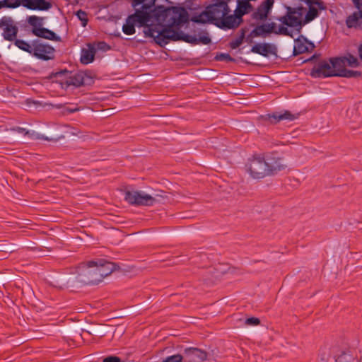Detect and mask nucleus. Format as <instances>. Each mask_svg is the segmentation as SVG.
I'll use <instances>...</instances> for the list:
<instances>
[{
    "label": "nucleus",
    "instance_id": "2eb2a0df",
    "mask_svg": "<svg viewBox=\"0 0 362 362\" xmlns=\"http://www.w3.org/2000/svg\"><path fill=\"white\" fill-rule=\"evenodd\" d=\"M298 115L292 114L288 110H285L283 113L276 112L272 114L261 115L259 118L264 122H269L270 124H276L281 120L293 121L298 117Z\"/></svg>",
    "mask_w": 362,
    "mask_h": 362
},
{
    "label": "nucleus",
    "instance_id": "ea45409f",
    "mask_svg": "<svg viewBox=\"0 0 362 362\" xmlns=\"http://www.w3.org/2000/svg\"><path fill=\"white\" fill-rule=\"evenodd\" d=\"M211 40L208 35L200 36L199 38H197V44L202 43L203 45H209L211 43Z\"/></svg>",
    "mask_w": 362,
    "mask_h": 362
},
{
    "label": "nucleus",
    "instance_id": "79ce46f5",
    "mask_svg": "<svg viewBox=\"0 0 362 362\" xmlns=\"http://www.w3.org/2000/svg\"><path fill=\"white\" fill-rule=\"evenodd\" d=\"M103 362H121V359L119 357L116 356H110L105 358Z\"/></svg>",
    "mask_w": 362,
    "mask_h": 362
},
{
    "label": "nucleus",
    "instance_id": "aec40b11",
    "mask_svg": "<svg viewBox=\"0 0 362 362\" xmlns=\"http://www.w3.org/2000/svg\"><path fill=\"white\" fill-rule=\"evenodd\" d=\"M357 9V11H354L346 18V25L349 28L362 30V5Z\"/></svg>",
    "mask_w": 362,
    "mask_h": 362
},
{
    "label": "nucleus",
    "instance_id": "b1692460",
    "mask_svg": "<svg viewBox=\"0 0 362 362\" xmlns=\"http://www.w3.org/2000/svg\"><path fill=\"white\" fill-rule=\"evenodd\" d=\"M268 27L269 26L267 25V23L257 25L247 35L246 37V41L251 42L254 37H265L267 35L270 34L268 30Z\"/></svg>",
    "mask_w": 362,
    "mask_h": 362
},
{
    "label": "nucleus",
    "instance_id": "473e14b6",
    "mask_svg": "<svg viewBox=\"0 0 362 362\" xmlns=\"http://www.w3.org/2000/svg\"><path fill=\"white\" fill-rule=\"evenodd\" d=\"M76 16L81 21L82 26L86 27L88 21L87 13L84 11L79 10L76 12Z\"/></svg>",
    "mask_w": 362,
    "mask_h": 362
},
{
    "label": "nucleus",
    "instance_id": "dca6fc26",
    "mask_svg": "<svg viewBox=\"0 0 362 362\" xmlns=\"http://www.w3.org/2000/svg\"><path fill=\"white\" fill-rule=\"evenodd\" d=\"M184 362H202L206 360L208 354L205 351L198 348H186L183 352Z\"/></svg>",
    "mask_w": 362,
    "mask_h": 362
},
{
    "label": "nucleus",
    "instance_id": "9d476101",
    "mask_svg": "<svg viewBox=\"0 0 362 362\" xmlns=\"http://www.w3.org/2000/svg\"><path fill=\"white\" fill-rule=\"evenodd\" d=\"M0 29L5 40L13 42L17 38L18 28L11 17L4 16L0 19Z\"/></svg>",
    "mask_w": 362,
    "mask_h": 362
},
{
    "label": "nucleus",
    "instance_id": "72a5a7b5",
    "mask_svg": "<svg viewBox=\"0 0 362 362\" xmlns=\"http://www.w3.org/2000/svg\"><path fill=\"white\" fill-rule=\"evenodd\" d=\"M185 361V357L184 355L181 354H175L173 356H170L165 358L163 361V362H184Z\"/></svg>",
    "mask_w": 362,
    "mask_h": 362
},
{
    "label": "nucleus",
    "instance_id": "20e7f679",
    "mask_svg": "<svg viewBox=\"0 0 362 362\" xmlns=\"http://www.w3.org/2000/svg\"><path fill=\"white\" fill-rule=\"evenodd\" d=\"M76 281L85 285H95L100 283L98 269L95 260L80 264L76 270Z\"/></svg>",
    "mask_w": 362,
    "mask_h": 362
},
{
    "label": "nucleus",
    "instance_id": "4c0bfd02",
    "mask_svg": "<svg viewBox=\"0 0 362 362\" xmlns=\"http://www.w3.org/2000/svg\"><path fill=\"white\" fill-rule=\"evenodd\" d=\"M245 324L249 326H255L260 324V320L257 317H249L245 320Z\"/></svg>",
    "mask_w": 362,
    "mask_h": 362
},
{
    "label": "nucleus",
    "instance_id": "0eeeda50",
    "mask_svg": "<svg viewBox=\"0 0 362 362\" xmlns=\"http://www.w3.org/2000/svg\"><path fill=\"white\" fill-rule=\"evenodd\" d=\"M157 197L162 195L156 194L155 197L139 191H127L124 194V199L129 204L135 206H153L158 201Z\"/></svg>",
    "mask_w": 362,
    "mask_h": 362
},
{
    "label": "nucleus",
    "instance_id": "f8f14e48",
    "mask_svg": "<svg viewBox=\"0 0 362 362\" xmlns=\"http://www.w3.org/2000/svg\"><path fill=\"white\" fill-rule=\"evenodd\" d=\"M333 70L330 62L320 61L313 67L310 71V76L313 78L337 76V74L334 73Z\"/></svg>",
    "mask_w": 362,
    "mask_h": 362
},
{
    "label": "nucleus",
    "instance_id": "bb28decb",
    "mask_svg": "<svg viewBox=\"0 0 362 362\" xmlns=\"http://www.w3.org/2000/svg\"><path fill=\"white\" fill-rule=\"evenodd\" d=\"M329 62L331 64V66L333 67V71L335 74H340L341 70L346 69V64L342 57L330 58Z\"/></svg>",
    "mask_w": 362,
    "mask_h": 362
},
{
    "label": "nucleus",
    "instance_id": "7c9ffc66",
    "mask_svg": "<svg viewBox=\"0 0 362 362\" xmlns=\"http://www.w3.org/2000/svg\"><path fill=\"white\" fill-rule=\"evenodd\" d=\"M361 76V71L349 70L347 69L341 70L340 74H337V76L345 78H358L360 77Z\"/></svg>",
    "mask_w": 362,
    "mask_h": 362
},
{
    "label": "nucleus",
    "instance_id": "37998d69",
    "mask_svg": "<svg viewBox=\"0 0 362 362\" xmlns=\"http://www.w3.org/2000/svg\"><path fill=\"white\" fill-rule=\"evenodd\" d=\"M267 25L269 26L268 27V30L269 31V33H274L276 34V32L277 31L276 27V25L275 23H267Z\"/></svg>",
    "mask_w": 362,
    "mask_h": 362
},
{
    "label": "nucleus",
    "instance_id": "e433bc0d",
    "mask_svg": "<svg viewBox=\"0 0 362 362\" xmlns=\"http://www.w3.org/2000/svg\"><path fill=\"white\" fill-rule=\"evenodd\" d=\"M245 14H247L246 13H244L243 11H241V9L240 8H238V6H236V8L235 10L234 11V16H235V18H237V20L238 21V22L242 24L243 23V16H245Z\"/></svg>",
    "mask_w": 362,
    "mask_h": 362
},
{
    "label": "nucleus",
    "instance_id": "6ab92c4d",
    "mask_svg": "<svg viewBox=\"0 0 362 362\" xmlns=\"http://www.w3.org/2000/svg\"><path fill=\"white\" fill-rule=\"evenodd\" d=\"M95 262L97 263V267L98 269L99 272V278L100 282L103 280V279L112 273L113 271L116 269V264L106 261L104 259H99L95 260Z\"/></svg>",
    "mask_w": 362,
    "mask_h": 362
},
{
    "label": "nucleus",
    "instance_id": "a19ab883",
    "mask_svg": "<svg viewBox=\"0 0 362 362\" xmlns=\"http://www.w3.org/2000/svg\"><path fill=\"white\" fill-rule=\"evenodd\" d=\"M11 130L12 132H17L19 134H23L24 135H27L29 134V132L26 129L20 127H12V128H11Z\"/></svg>",
    "mask_w": 362,
    "mask_h": 362
},
{
    "label": "nucleus",
    "instance_id": "c85d7f7f",
    "mask_svg": "<svg viewBox=\"0 0 362 362\" xmlns=\"http://www.w3.org/2000/svg\"><path fill=\"white\" fill-rule=\"evenodd\" d=\"M247 30L248 29L246 27L240 29L239 37L229 42V46L231 49H235L238 48L243 42Z\"/></svg>",
    "mask_w": 362,
    "mask_h": 362
},
{
    "label": "nucleus",
    "instance_id": "f3484780",
    "mask_svg": "<svg viewBox=\"0 0 362 362\" xmlns=\"http://www.w3.org/2000/svg\"><path fill=\"white\" fill-rule=\"evenodd\" d=\"M274 0H265L257 7L256 11L252 14V18L255 21H265L271 11Z\"/></svg>",
    "mask_w": 362,
    "mask_h": 362
},
{
    "label": "nucleus",
    "instance_id": "39448f33",
    "mask_svg": "<svg viewBox=\"0 0 362 362\" xmlns=\"http://www.w3.org/2000/svg\"><path fill=\"white\" fill-rule=\"evenodd\" d=\"M264 154H255L248 159L245 165L247 172L254 179H262L267 176Z\"/></svg>",
    "mask_w": 362,
    "mask_h": 362
},
{
    "label": "nucleus",
    "instance_id": "6e6552de",
    "mask_svg": "<svg viewBox=\"0 0 362 362\" xmlns=\"http://www.w3.org/2000/svg\"><path fill=\"white\" fill-rule=\"evenodd\" d=\"M266 171L267 176H273L279 172L285 170L287 165L284 163V158L277 156V153L272 152L264 154Z\"/></svg>",
    "mask_w": 362,
    "mask_h": 362
},
{
    "label": "nucleus",
    "instance_id": "9b49d317",
    "mask_svg": "<svg viewBox=\"0 0 362 362\" xmlns=\"http://www.w3.org/2000/svg\"><path fill=\"white\" fill-rule=\"evenodd\" d=\"M305 3L308 7V11L303 19V24L313 21L318 17L320 11L326 9L324 2L321 0H305Z\"/></svg>",
    "mask_w": 362,
    "mask_h": 362
},
{
    "label": "nucleus",
    "instance_id": "a211bd4d",
    "mask_svg": "<svg viewBox=\"0 0 362 362\" xmlns=\"http://www.w3.org/2000/svg\"><path fill=\"white\" fill-rule=\"evenodd\" d=\"M315 45L312 42L308 40L307 38L301 35L295 40L293 54L294 56H297L303 53L308 52L312 51Z\"/></svg>",
    "mask_w": 362,
    "mask_h": 362
},
{
    "label": "nucleus",
    "instance_id": "2f4dec72",
    "mask_svg": "<svg viewBox=\"0 0 362 362\" xmlns=\"http://www.w3.org/2000/svg\"><path fill=\"white\" fill-rule=\"evenodd\" d=\"M346 65H348L351 67H358L359 66V62L358 59L351 54H347V55L342 57Z\"/></svg>",
    "mask_w": 362,
    "mask_h": 362
},
{
    "label": "nucleus",
    "instance_id": "3c124183",
    "mask_svg": "<svg viewBox=\"0 0 362 362\" xmlns=\"http://www.w3.org/2000/svg\"><path fill=\"white\" fill-rule=\"evenodd\" d=\"M227 1L230 2L231 0H227Z\"/></svg>",
    "mask_w": 362,
    "mask_h": 362
},
{
    "label": "nucleus",
    "instance_id": "1a4fd4ad",
    "mask_svg": "<svg viewBox=\"0 0 362 362\" xmlns=\"http://www.w3.org/2000/svg\"><path fill=\"white\" fill-rule=\"evenodd\" d=\"M32 56L42 61L52 60L55 58V49L47 43L42 42L40 40H33Z\"/></svg>",
    "mask_w": 362,
    "mask_h": 362
},
{
    "label": "nucleus",
    "instance_id": "412c9836",
    "mask_svg": "<svg viewBox=\"0 0 362 362\" xmlns=\"http://www.w3.org/2000/svg\"><path fill=\"white\" fill-rule=\"evenodd\" d=\"M241 24L238 22L234 14L226 15L221 21H218L216 26L223 30L236 29Z\"/></svg>",
    "mask_w": 362,
    "mask_h": 362
},
{
    "label": "nucleus",
    "instance_id": "c9c22d12",
    "mask_svg": "<svg viewBox=\"0 0 362 362\" xmlns=\"http://www.w3.org/2000/svg\"><path fill=\"white\" fill-rule=\"evenodd\" d=\"M16 0H0V9L3 8H14Z\"/></svg>",
    "mask_w": 362,
    "mask_h": 362
},
{
    "label": "nucleus",
    "instance_id": "8fccbe9b",
    "mask_svg": "<svg viewBox=\"0 0 362 362\" xmlns=\"http://www.w3.org/2000/svg\"><path fill=\"white\" fill-rule=\"evenodd\" d=\"M314 57L315 56H312V57L309 60H312Z\"/></svg>",
    "mask_w": 362,
    "mask_h": 362
},
{
    "label": "nucleus",
    "instance_id": "423d86ee",
    "mask_svg": "<svg viewBox=\"0 0 362 362\" xmlns=\"http://www.w3.org/2000/svg\"><path fill=\"white\" fill-rule=\"evenodd\" d=\"M304 10L305 8L303 6L297 8L287 7L286 14L278 18L277 20L284 25L288 27L298 28V30H300L304 25L303 21H302Z\"/></svg>",
    "mask_w": 362,
    "mask_h": 362
},
{
    "label": "nucleus",
    "instance_id": "393cba45",
    "mask_svg": "<svg viewBox=\"0 0 362 362\" xmlns=\"http://www.w3.org/2000/svg\"><path fill=\"white\" fill-rule=\"evenodd\" d=\"M273 49H275L274 46L269 43L259 44L257 43L252 47L251 52L259 54L264 57H267L269 54H272L274 52Z\"/></svg>",
    "mask_w": 362,
    "mask_h": 362
},
{
    "label": "nucleus",
    "instance_id": "f257e3e1",
    "mask_svg": "<svg viewBox=\"0 0 362 362\" xmlns=\"http://www.w3.org/2000/svg\"><path fill=\"white\" fill-rule=\"evenodd\" d=\"M156 13L158 18L164 15L161 28L156 27L148 28L150 37H153L157 44L164 46L170 40H182L192 45H197V37L180 31V28L189 21V14L185 8L168 7L164 11H157Z\"/></svg>",
    "mask_w": 362,
    "mask_h": 362
},
{
    "label": "nucleus",
    "instance_id": "c756f323",
    "mask_svg": "<svg viewBox=\"0 0 362 362\" xmlns=\"http://www.w3.org/2000/svg\"><path fill=\"white\" fill-rule=\"evenodd\" d=\"M27 22L32 27V30L40 29L44 24V18L30 16L28 18Z\"/></svg>",
    "mask_w": 362,
    "mask_h": 362
},
{
    "label": "nucleus",
    "instance_id": "de8ad7c7",
    "mask_svg": "<svg viewBox=\"0 0 362 362\" xmlns=\"http://www.w3.org/2000/svg\"><path fill=\"white\" fill-rule=\"evenodd\" d=\"M358 51L359 57L362 60V44L360 45V46L358 47Z\"/></svg>",
    "mask_w": 362,
    "mask_h": 362
},
{
    "label": "nucleus",
    "instance_id": "a878e982",
    "mask_svg": "<svg viewBox=\"0 0 362 362\" xmlns=\"http://www.w3.org/2000/svg\"><path fill=\"white\" fill-rule=\"evenodd\" d=\"M95 49L93 47L83 49L81 55V62L83 64H88L94 60Z\"/></svg>",
    "mask_w": 362,
    "mask_h": 362
},
{
    "label": "nucleus",
    "instance_id": "5701e85b",
    "mask_svg": "<svg viewBox=\"0 0 362 362\" xmlns=\"http://www.w3.org/2000/svg\"><path fill=\"white\" fill-rule=\"evenodd\" d=\"M32 33L38 37L53 40V41H60V37L57 36V34L45 28H41L40 29H35L32 30Z\"/></svg>",
    "mask_w": 362,
    "mask_h": 362
},
{
    "label": "nucleus",
    "instance_id": "09e8293b",
    "mask_svg": "<svg viewBox=\"0 0 362 362\" xmlns=\"http://www.w3.org/2000/svg\"><path fill=\"white\" fill-rule=\"evenodd\" d=\"M357 362H362V353L361 354L359 358H358Z\"/></svg>",
    "mask_w": 362,
    "mask_h": 362
},
{
    "label": "nucleus",
    "instance_id": "ddd939ff",
    "mask_svg": "<svg viewBox=\"0 0 362 362\" xmlns=\"http://www.w3.org/2000/svg\"><path fill=\"white\" fill-rule=\"evenodd\" d=\"M20 6L30 10L47 11L52 5L46 0H16L14 8Z\"/></svg>",
    "mask_w": 362,
    "mask_h": 362
},
{
    "label": "nucleus",
    "instance_id": "a18cd8bd",
    "mask_svg": "<svg viewBox=\"0 0 362 362\" xmlns=\"http://www.w3.org/2000/svg\"><path fill=\"white\" fill-rule=\"evenodd\" d=\"M145 0H134L133 1V6H139L140 4H143L142 6L144 5V3Z\"/></svg>",
    "mask_w": 362,
    "mask_h": 362
},
{
    "label": "nucleus",
    "instance_id": "49530a36",
    "mask_svg": "<svg viewBox=\"0 0 362 362\" xmlns=\"http://www.w3.org/2000/svg\"><path fill=\"white\" fill-rule=\"evenodd\" d=\"M353 1L356 8H359L360 6H362V0H353Z\"/></svg>",
    "mask_w": 362,
    "mask_h": 362
},
{
    "label": "nucleus",
    "instance_id": "cd10ccee",
    "mask_svg": "<svg viewBox=\"0 0 362 362\" xmlns=\"http://www.w3.org/2000/svg\"><path fill=\"white\" fill-rule=\"evenodd\" d=\"M13 42L14 45L20 49L25 51L32 55L33 48L34 47L33 40L32 41L31 44L23 40L17 38Z\"/></svg>",
    "mask_w": 362,
    "mask_h": 362
},
{
    "label": "nucleus",
    "instance_id": "f03ea898",
    "mask_svg": "<svg viewBox=\"0 0 362 362\" xmlns=\"http://www.w3.org/2000/svg\"><path fill=\"white\" fill-rule=\"evenodd\" d=\"M164 6H157L153 8L151 5H144L141 9H137L134 14L129 15L127 19L126 23L122 26V31L124 34L130 35L135 33V25L139 24L140 27L146 26L147 31H145L146 35H149L148 28L150 27L161 28L163 16H157V11H164ZM164 16V15H162Z\"/></svg>",
    "mask_w": 362,
    "mask_h": 362
},
{
    "label": "nucleus",
    "instance_id": "58836bf2",
    "mask_svg": "<svg viewBox=\"0 0 362 362\" xmlns=\"http://www.w3.org/2000/svg\"><path fill=\"white\" fill-rule=\"evenodd\" d=\"M276 35H287V36H291L292 37V35L291 33L289 32V30H288L287 28L284 27V26H280L279 28V29L277 30V31L276 32Z\"/></svg>",
    "mask_w": 362,
    "mask_h": 362
},
{
    "label": "nucleus",
    "instance_id": "603ef678",
    "mask_svg": "<svg viewBox=\"0 0 362 362\" xmlns=\"http://www.w3.org/2000/svg\"><path fill=\"white\" fill-rule=\"evenodd\" d=\"M163 362V361H162Z\"/></svg>",
    "mask_w": 362,
    "mask_h": 362
},
{
    "label": "nucleus",
    "instance_id": "4be33fe9",
    "mask_svg": "<svg viewBox=\"0 0 362 362\" xmlns=\"http://www.w3.org/2000/svg\"><path fill=\"white\" fill-rule=\"evenodd\" d=\"M86 74L84 71H79L73 74H71L66 79V83L67 86H74L75 87H80L85 84V77Z\"/></svg>",
    "mask_w": 362,
    "mask_h": 362
},
{
    "label": "nucleus",
    "instance_id": "f704fd0d",
    "mask_svg": "<svg viewBox=\"0 0 362 362\" xmlns=\"http://www.w3.org/2000/svg\"><path fill=\"white\" fill-rule=\"evenodd\" d=\"M215 59L217 61H225L227 62H233L235 59L227 53H218L215 57Z\"/></svg>",
    "mask_w": 362,
    "mask_h": 362
},
{
    "label": "nucleus",
    "instance_id": "7ed1b4c3",
    "mask_svg": "<svg viewBox=\"0 0 362 362\" xmlns=\"http://www.w3.org/2000/svg\"><path fill=\"white\" fill-rule=\"evenodd\" d=\"M227 0H212L205 9L199 14L192 16L191 21L194 23L218 24L226 15L230 12Z\"/></svg>",
    "mask_w": 362,
    "mask_h": 362
},
{
    "label": "nucleus",
    "instance_id": "4468645a",
    "mask_svg": "<svg viewBox=\"0 0 362 362\" xmlns=\"http://www.w3.org/2000/svg\"><path fill=\"white\" fill-rule=\"evenodd\" d=\"M334 362H357L356 351L350 347H340L334 351Z\"/></svg>",
    "mask_w": 362,
    "mask_h": 362
},
{
    "label": "nucleus",
    "instance_id": "c03bdc74",
    "mask_svg": "<svg viewBox=\"0 0 362 362\" xmlns=\"http://www.w3.org/2000/svg\"><path fill=\"white\" fill-rule=\"evenodd\" d=\"M98 48L101 49H109L110 46L105 42H100L98 43Z\"/></svg>",
    "mask_w": 362,
    "mask_h": 362
}]
</instances>
